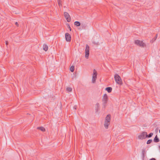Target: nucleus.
<instances>
[{"mask_svg": "<svg viewBox=\"0 0 160 160\" xmlns=\"http://www.w3.org/2000/svg\"><path fill=\"white\" fill-rule=\"evenodd\" d=\"M149 160H156V159L155 158H151L149 159Z\"/></svg>", "mask_w": 160, "mask_h": 160, "instance_id": "obj_27", "label": "nucleus"}, {"mask_svg": "<svg viewBox=\"0 0 160 160\" xmlns=\"http://www.w3.org/2000/svg\"><path fill=\"white\" fill-rule=\"evenodd\" d=\"M66 25H67L68 28L70 30V31L71 30V27L68 24H67Z\"/></svg>", "mask_w": 160, "mask_h": 160, "instance_id": "obj_25", "label": "nucleus"}, {"mask_svg": "<svg viewBox=\"0 0 160 160\" xmlns=\"http://www.w3.org/2000/svg\"><path fill=\"white\" fill-rule=\"evenodd\" d=\"M57 2L59 6L60 7L62 6L61 0H58Z\"/></svg>", "mask_w": 160, "mask_h": 160, "instance_id": "obj_20", "label": "nucleus"}, {"mask_svg": "<svg viewBox=\"0 0 160 160\" xmlns=\"http://www.w3.org/2000/svg\"><path fill=\"white\" fill-rule=\"evenodd\" d=\"M108 99V97L107 94H105L103 96V100H107Z\"/></svg>", "mask_w": 160, "mask_h": 160, "instance_id": "obj_19", "label": "nucleus"}, {"mask_svg": "<svg viewBox=\"0 0 160 160\" xmlns=\"http://www.w3.org/2000/svg\"><path fill=\"white\" fill-rule=\"evenodd\" d=\"M70 71L72 72H73L74 70V66H72L70 68Z\"/></svg>", "mask_w": 160, "mask_h": 160, "instance_id": "obj_21", "label": "nucleus"}, {"mask_svg": "<svg viewBox=\"0 0 160 160\" xmlns=\"http://www.w3.org/2000/svg\"><path fill=\"white\" fill-rule=\"evenodd\" d=\"M155 131L158 132V128H157V129L155 130Z\"/></svg>", "mask_w": 160, "mask_h": 160, "instance_id": "obj_31", "label": "nucleus"}, {"mask_svg": "<svg viewBox=\"0 0 160 160\" xmlns=\"http://www.w3.org/2000/svg\"><path fill=\"white\" fill-rule=\"evenodd\" d=\"M64 15L67 22H70L71 21V18L69 14L67 12H65L64 13Z\"/></svg>", "mask_w": 160, "mask_h": 160, "instance_id": "obj_6", "label": "nucleus"}, {"mask_svg": "<svg viewBox=\"0 0 160 160\" xmlns=\"http://www.w3.org/2000/svg\"><path fill=\"white\" fill-rule=\"evenodd\" d=\"M110 124V122H107L105 121L104 125L106 128H108V125Z\"/></svg>", "mask_w": 160, "mask_h": 160, "instance_id": "obj_15", "label": "nucleus"}, {"mask_svg": "<svg viewBox=\"0 0 160 160\" xmlns=\"http://www.w3.org/2000/svg\"><path fill=\"white\" fill-rule=\"evenodd\" d=\"M74 24L77 27L81 25L80 23L78 21H75L74 22Z\"/></svg>", "mask_w": 160, "mask_h": 160, "instance_id": "obj_16", "label": "nucleus"}, {"mask_svg": "<svg viewBox=\"0 0 160 160\" xmlns=\"http://www.w3.org/2000/svg\"><path fill=\"white\" fill-rule=\"evenodd\" d=\"M8 44V41H6V44L7 45Z\"/></svg>", "mask_w": 160, "mask_h": 160, "instance_id": "obj_29", "label": "nucleus"}, {"mask_svg": "<svg viewBox=\"0 0 160 160\" xmlns=\"http://www.w3.org/2000/svg\"><path fill=\"white\" fill-rule=\"evenodd\" d=\"M146 152V149L145 148H143L142 150V159L143 160L144 158L145 157V154Z\"/></svg>", "mask_w": 160, "mask_h": 160, "instance_id": "obj_10", "label": "nucleus"}, {"mask_svg": "<svg viewBox=\"0 0 160 160\" xmlns=\"http://www.w3.org/2000/svg\"><path fill=\"white\" fill-rule=\"evenodd\" d=\"M105 90L107 91L108 92L110 93L112 92V88L111 87H108L105 88Z\"/></svg>", "mask_w": 160, "mask_h": 160, "instance_id": "obj_12", "label": "nucleus"}, {"mask_svg": "<svg viewBox=\"0 0 160 160\" xmlns=\"http://www.w3.org/2000/svg\"><path fill=\"white\" fill-rule=\"evenodd\" d=\"M76 107H77L76 106H75L74 107V108H75V109H76V108H77Z\"/></svg>", "mask_w": 160, "mask_h": 160, "instance_id": "obj_30", "label": "nucleus"}, {"mask_svg": "<svg viewBox=\"0 0 160 160\" xmlns=\"http://www.w3.org/2000/svg\"><path fill=\"white\" fill-rule=\"evenodd\" d=\"M43 50L45 51H47L48 49V47L46 44H44L43 45Z\"/></svg>", "mask_w": 160, "mask_h": 160, "instance_id": "obj_13", "label": "nucleus"}, {"mask_svg": "<svg viewBox=\"0 0 160 160\" xmlns=\"http://www.w3.org/2000/svg\"><path fill=\"white\" fill-rule=\"evenodd\" d=\"M107 101H103V106L105 108V104L107 103Z\"/></svg>", "mask_w": 160, "mask_h": 160, "instance_id": "obj_24", "label": "nucleus"}, {"mask_svg": "<svg viewBox=\"0 0 160 160\" xmlns=\"http://www.w3.org/2000/svg\"><path fill=\"white\" fill-rule=\"evenodd\" d=\"M99 103H97L96 104V106H95V112H97L98 111V110L99 108Z\"/></svg>", "mask_w": 160, "mask_h": 160, "instance_id": "obj_11", "label": "nucleus"}, {"mask_svg": "<svg viewBox=\"0 0 160 160\" xmlns=\"http://www.w3.org/2000/svg\"><path fill=\"white\" fill-rule=\"evenodd\" d=\"M66 40L67 42H70L71 40V36L68 33H66L65 34Z\"/></svg>", "mask_w": 160, "mask_h": 160, "instance_id": "obj_7", "label": "nucleus"}, {"mask_svg": "<svg viewBox=\"0 0 160 160\" xmlns=\"http://www.w3.org/2000/svg\"><path fill=\"white\" fill-rule=\"evenodd\" d=\"M92 43L94 45H98V42H96L95 41H93Z\"/></svg>", "mask_w": 160, "mask_h": 160, "instance_id": "obj_26", "label": "nucleus"}, {"mask_svg": "<svg viewBox=\"0 0 160 160\" xmlns=\"http://www.w3.org/2000/svg\"><path fill=\"white\" fill-rule=\"evenodd\" d=\"M111 120V115L110 114H108L107 115L105 118V121L107 122H110Z\"/></svg>", "mask_w": 160, "mask_h": 160, "instance_id": "obj_8", "label": "nucleus"}, {"mask_svg": "<svg viewBox=\"0 0 160 160\" xmlns=\"http://www.w3.org/2000/svg\"><path fill=\"white\" fill-rule=\"evenodd\" d=\"M147 132H143L141 134L138 136V138L140 139H143L146 138Z\"/></svg>", "mask_w": 160, "mask_h": 160, "instance_id": "obj_5", "label": "nucleus"}, {"mask_svg": "<svg viewBox=\"0 0 160 160\" xmlns=\"http://www.w3.org/2000/svg\"><path fill=\"white\" fill-rule=\"evenodd\" d=\"M85 57L86 58L88 59L89 54V47L88 45L86 44L85 49Z\"/></svg>", "mask_w": 160, "mask_h": 160, "instance_id": "obj_3", "label": "nucleus"}, {"mask_svg": "<svg viewBox=\"0 0 160 160\" xmlns=\"http://www.w3.org/2000/svg\"><path fill=\"white\" fill-rule=\"evenodd\" d=\"M135 43L139 46L144 47L146 46V44L143 43L142 41L139 40H136L135 41Z\"/></svg>", "mask_w": 160, "mask_h": 160, "instance_id": "obj_2", "label": "nucleus"}, {"mask_svg": "<svg viewBox=\"0 0 160 160\" xmlns=\"http://www.w3.org/2000/svg\"><path fill=\"white\" fill-rule=\"evenodd\" d=\"M15 24L17 26H18V23L17 22H16L15 23Z\"/></svg>", "mask_w": 160, "mask_h": 160, "instance_id": "obj_28", "label": "nucleus"}, {"mask_svg": "<svg viewBox=\"0 0 160 160\" xmlns=\"http://www.w3.org/2000/svg\"><path fill=\"white\" fill-rule=\"evenodd\" d=\"M152 142V139H149L147 142V144H149L151 143Z\"/></svg>", "mask_w": 160, "mask_h": 160, "instance_id": "obj_22", "label": "nucleus"}, {"mask_svg": "<svg viewBox=\"0 0 160 160\" xmlns=\"http://www.w3.org/2000/svg\"><path fill=\"white\" fill-rule=\"evenodd\" d=\"M153 135V133L152 132L150 133L148 135L147 134V132L146 135V138H150Z\"/></svg>", "mask_w": 160, "mask_h": 160, "instance_id": "obj_18", "label": "nucleus"}, {"mask_svg": "<svg viewBox=\"0 0 160 160\" xmlns=\"http://www.w3.org/2000/svg\"><path fill=\"white\" fill-rule=\"evenodd\" d=\"M159 139L157 135H156L153 139V141L157 143L159 142Z\"/></svg>", "mask_w": 160, "mask_h": 160, "instance_id": "obj_9", "label": "nucleus"}, {"mask_svg": "<svg viewBox=\"0 0 160 160\" xmlns=\"http://www.w3.org/2000/svg\"><path fill=\"white\" fill-rule=\"evenodd\" d=\"M37 129H39L42 132H44L45 131V128L43 127H38Z\"/></svg>", "mask_w": 160, "mask_h": 160, "instance_id": "obj_17", "label": "nucleus"}, {"mask_svg": "<svg viewBox=\"0 0 160 160\" xmlns=\"http://www.w3.org/2000/svg\"><path fill=\"white\" fill-rule=\"evenodd\" d=\"M114 78L117 83L120 85L122 84V81L121 77L118 74H116L114 75Z\"/></svg>", "mask_w": 160, "mask_h": 160, "instance_id": "obj_1", "label": "nucleus"}, {"mask_svg": "<svg viewBox=\"0 0 160 160\" xmlns=\"http://www.w3.org/2000/svg\"><path fill=\"white\" fill-rule=\"evenodd\" d=\"M97 73L95 69L93 70V75L92 77V82L95 83L96 82V80L97 78Z\"/></svg>", "mask_w": 160, "mask_h": 160, "instance_id": "obj_4", "label": "nucleus"}, {"mask_svg": "<svg viewBox=\"0 0 160 160\" xmlns=\"http://www.w3.org/2000/svg\"><path fill=\"white\" fill-rule=\"evenodd\" d=\"M67 90L68 92H71L72 91V88L70 87H68L67 88Z\"/></svg>", "mask_w": 160, "mask_h": 160, "instance_id": "obj_23", "label": "nucleus"}, {"mask_svg": "<svg viewBox=\"0 0 160 160\" xmlns=\"http://www.w3.org/2000/svg\"><path fill=\"white\" fill-rule=\"evenodd\" d=\"M158 34H157L155 37L152 39V40H151L150 41V42L151 43H153V42H154L155 40H156V39L157 38V37H158Z\"/></svg>", "mask_w": 160, "mask_h": 160, "instance_id": "obj_14", "label": "nucleus"}]
</instances>
